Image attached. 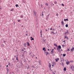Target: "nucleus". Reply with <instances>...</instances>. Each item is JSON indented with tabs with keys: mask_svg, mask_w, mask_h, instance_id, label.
Masks as SVG:
<instances>
[{
	"mask_svg": "<svg viewBox=\"0 0 74 74\" xmlns=\"http://www.w3.org/2000/svg\"><path fill=\"white\" fill-rule=\"evenodd\" d=\"M43 51L44 50V51H46V50L45 49V47H44L43 48Z\"/></svg>",
	"mask_w": 74,
	"mask_h": 74,
	"instance_id": "10",
	"label": "nucleus"
},
{
	"mask_svg": "<svg viewBox=\"0 0 74 74\" xmlns=\"http://www.w3.org/2000/svg\"><path fill=\"white\" fill-rule=\"evenodd\" d=\"M0 10H1V8H0Z\"/></svg>",
	"mask_w": 74,
	"mask_h": 74,
	"instance_id": "50",
	"label": "nucleus"
},
{
	"mask_svg": "<svg viewBox=\"0 0 74 74\" xmlns=\"http://www.w3.org/2000/svg\"><path fill=\"white\" fill-rule=\"evenodd\" d=\"M14 9L13 8L11 10V11H14Z\"/></svg>",
	"mask_w": 74,
	"mask_h": 74,
	"instance_id": "15",
	"label": "nucleus"
},
{
	"mask_svg": "<svg viewBox=\"0 0 74 74\" xmlns=\"http://www.w3.org/2000/svg\"><path fill=\"white\" fill-rule=\"evenodd\" d=\"M48 30H49V28H48Z\"/></svg>",
	"mask_w": 74,
	"mask_h": 74,
	"instance_id": "58",
	"label": "nucleus"
},
{
	"mask_svg": "<svg viewBox=\"0 0 74 74\" xmlns=\"http://www.w3.org/2000/svg\"><path fill=\"white\" fill-rule=\"evenodd\" d=\"M62 6H64V5L63 4H62Z\"/></svg>",
	"mask_w": 74,
	"mask_h": 74,
	"instance_id": "39",
	"label": "nucleus"
},
{
	"mask_svg": "<svg viewBox=\"0 0 74 74\" xmlns=\"http://www.w3.org/2000/svg\"><path fill=\"white\" fill-rule=\"evenodd\" d=\"M58 60H59V58H58L57 59H55V60L56 61V62H58Z\"/></svg>",
	"mask_w": 74,
	"mask_h": 74,
	"instance_id": "8",
	"label": "nucleus"
},
{
	"mask_svg": "<svg viewBox=\"0 0 74 74\" xmlns=\"http://www.w3.org/2000/svg\"><path fill=\"white\" fill-rule=\"evenodd\" d=\"M7 67H8V65H7Z\"/></svg>",
	"mask_w": 74,
	"mask_h": 74,
	"instance_id": "48",
	"label": "nucleus"
},
{
	"mask_svg": "<svg viewBox=\"0 0 74 74\" xmlns=\"http://www.w3.org/2000/svg\"><path fill=\"white\" fill-rule=\"evenodd\" d=\"M41 61L40 60L39 61V63L40 65H41Z\"/></svg>",
	"mask_w": 74,
	"mask_h": 74,
	"instance_id": "5",
	"label": "nucleus"
},
{
	"mask_svg": "<svg viewBox=\"0 0 74 74\" xmlns=\"http://www.w3.org/2000/svg\"><path fill=\"white\" fill-rule=\"evenodd\" d=\"M54 45H55V46H57V45L56 44Z\"/></svg>",
	"mask_w": 74,
	"mask_h": 74,
	"instance_id": "38",
	"label": "nucleus"
},
{
	"mask_svg": "<svg viewBox=\"0 0 74 74\" xmlns=\"http://www.w3.org/2000/svg\"><path fill=\"white\" fill-rule=\"evenodd\" d=\"M54 4H57V2L56 1H55L54 2Z\"/></svg>",
	"mask_w": 74,
	"mask_h": 74,
	"instance_id": "26",
	"label": "nucleus"
},
{
	"mask_svg": "<svg viewBox=\"0 0 74 74\" xmlns=\"http://www.w3.org/2000/svg\"><path fill=\"white\" fill-rule=\"evenodd\" d=\"M40 33H41V35H42V30H41V29H40Z\"/></svg>",
	"mask_w": 74,
	"mask_h": 74,
	"instance_id": "18",
	"label": "nucleus"
},
{
	"mask_svg": "<svg viewBox=\"0 0 74 74\" xmlns=\"http://www.w3.org/2000/svg\"><path fill=\"white\" fill-rule=\"evenodd\" d=\"M70 62H71V63H73V60L71 61H70Z\"/></svg>",
	"mask_w": 74,
	"mask_h": 74,
	"instance_id": "29",
	"label": "nucleus"
},
{
	"mask_svg": "<svg viewBox=\"0 0 74 74\" xmlns=\"http://www.w3.org/2000/svg\"><path fill=\"white\" fill-rule=\"evenodd\" d=\"M62 47H63V48H64V45H62Z\"/></svg>",
	"mask_w": 74,
	"mask_h": 74,
	"instance_id": "36",
	"label": "nucleus"
},
{
	"mask_svg": "<svg viewBox=\"0 0 74 74\" xmlns=\"http://www.w3.org/2000/svg\"><path fill=\"white\" fill-rule=\"evenodd\" d=\"M32 67H34V66H32Z\"/></svg>",
	"mask_w": 74,
	"mask_h": 74,
	"instance_id": "40",
	"label": "nucleus"
},
{
	"mask_svg": "<svg viewBox=\"0 0 74 74\" xmlns=\"http://www.w3.org/2000/svg\"><path fill=\"white\" fill-rule=\"evenodd\" d=\"M46 55L47 56L48 55V54L49 53L48 52H46Z\"/></svg>",
	"mask_w": 74,
	"mask_h": 74,
	"instance_id": "13",
	"label": "nucleus"
},
{
	"mask_svg": "<svg viewBox=\"0 0 74 74\" xmlns=\"http://www.w3.org/2000/svg\"><path fill=\"white\" fill-rule=\"evenodd\" d=\"M52 4L53 5H54V4H53V3H52Z\"/></svg>",
	"mask_w": 74,
	"mask_h": 74,
	"instance_id": "53",
	"label": "nucleus"
},
{
	"mask_svg": "<svg viewBox=\"0 0 74 74\" xmlns=\"http://www.w3.org/2000/svg\"><path fill=\"white\" fill-rule=\"evenodd\" d=\"M62 24V25H64V22H63V21H62L61 22Z\"/></svg>",
	"mask_w": 74,
	"mask_h": 74,
	"instance_id": "17",
	"label": "nucleus"
},
{
	"mask_svg": "<svg viewBox=\"0 0 74 74\" xmlns=\"http://www.w3.org/2000/svg\"><path fill=\"white\" fill-rule=\"evenodd\" d=\"M66 67H64V71H66Z\"/></svg>",
	"mask_w": 74,
	"mask_h": 74,
	"instance_id": "11",
	"label": "nucleus"
},
{
	"mask_svg": "<svg viewBox=\"0 0 74 74\" xmlns=\"http://www.w3.org/2000/svg\"><path fill=\"white\" fill-rule=\"evenodd\" d=\"M17 21L18 22H19L21 21V20H18Z\"/></svg>",
	"mask_w": 74,
	"mask_h": 74,
	"instance_id": "30",
	"label": "nucleus"
},
{
	"mask_svg": "<svg viewBox=\"0 0 74 74\" xmlns=\"http://www.w3.org/2000/svg\"><path fill=\"white\" fill-rule=\"evenodd\" d=\"M68 33H67V32H66L65 33V34H67Z\"/></svg>",
	"mask_w": 74,
	"mask_h": 74,
	"instance_id": "37",
	"label": "nucleus"
},
{
	"mask_svg": "<svg viewBox=\"0 0 74 74\" xmlns=\"http://www.w3.org/2000/svg\"><path fill=\"white\" fill-rule=\"evenodd\" d=\"M65 26L66 27H68V25L66 24L65 25Z\"/></svg>",
	"mask_w": 74,
	"mask_h": 74,
	"instance_id": "23",
	"label": "nucleus"
},
{
	"mask_svg": "<svg viewBox=\"0 0 74 74\" xmlns=\"http://www.w3.org/2000/svg\"><path fill=\"white\" fill-rule=\"evenodd\" d=\"M62 49V47H61V46L60 45H59L58 46V47L57 48V50L59 52L60 51V49Z\"/></svg>",
	"mask_w": 74,
	"mask_h": 74,
	"instance_id": "1",
	"label": "nucleus"
},
{
	"mask_svg": "<svg viewBox=\"0 0 74 74\" xmlns=\"http://www.w3.org/2000/svg\"><path fill=\"white\" fill-rule=\"evenodd\" d=\"M53 74H55V73H54L53 72Z\"/></svg>",
	"mask_w": 74,
	"mask_h": 74,
	"instance_id": "44",
	"label": "nucleus"
},
{
	"mask_svg": "<svg viewBox=\"0 0 74 74\" xmlns=\"http://www.w3.org/2000/svg\"><path fill=\"white\" fill-rule=\"evenodd\" d=\"M66 55V54H63V56H64H64H65Z\"/></svg>",
	"mask_w": 74,
	"mask_h": 74,
	"instance_id": "20",
	"label": "nucleus"
},
{
	"mask_svg": "<svg viewBox=\"0 0 74 74\" xmlns=\"http://www.w3.org/2000/svg\"><path fill=\"white\" fill-rule=\"evenodd\" d=\"M30 38H32L31 40H34V38H32V37H31Z\"/></svg>",
	"mask_w": 74,
	"mask_h": 74,
	"instance_id": "12",
	"label": "nucleus"
},
{
	"mask_svg": "<svg viewBox=\"0 0 74 74\" xmlns=\"http://www.w3.org/2000/svg\"><path fill=\"white\" fill-rule=\"evenodd\" d=\"M23 45H24V47H26V44L25 43H24L23 44Z\"/></svg>",
	"mask_w": 74,
	"mask_h": 74,
	"instance_id": "25",
	"label": "nucleus"
},
{
	"mask_svg": "<svg viewBox=\"0 0 74 74\" xmlns=\"http://www.w3.org/2000/svg\"><path fill=\"white\" fill-rule=\"evenodd\" d=\"M64 38H66L67 40H68V39H69V37L66 36H65Z\"/></svg>",
	"mask_w": 74,
	"mask_h": 74,
	"instance_id": "6",
	"label": "nucleus"
},
{
	"mask_svg": "<svg viewBox=\"0 0 74 74\" xmlns=\"http://www.w3.org/2000/svg\"><path fill=\"white\" fill-rule=\"evenodd\" d=\"M26 35L27 36V34H26Z\"/></svg>",
	"mask_w": 74,
	"mask_h": 74,
	"instance_id": "54",
	"label": "nucleus"
},
{
	"mask_svg": "<svg viewBox=\"0 0 74 74\" xmlns=\"http://www.w3.org/2000/svg\"><path fill=\"white\" fill-rule=\"evenodd\" d=\"M27 74H29V73H27Z\"/></svg>",
	"mask_w": 74,
	"mask_h": 74,
	"instance_id": "63",
	"label": "nucleus"
},
{
	"mask_svg": "<svg viewBox=\"0 0 74 74\" xmlns=\"http://www.w3.org/2000/svg\"><path fill=\"white\" fill-rule=\"evenodd\" d=\"M48 51H49V49H47Z\"/></svg>",
	"mask_w": 74,
	"mask_h": 74,
	"instance_id": "49",
	"label": "nucleus"
},
{
	"mask_svg": "<svg viewBox=\"0 0 74 74\" xmlns=\"http://www.w3.org/2000/svg\"><path fill=\"white\" fill-rule=\"evenodd\" d=\"M23 49H24V50H25L26 49H25V48H24Z\"/></svg>",
	"mask_w": 74,
	"mask_h": 74,
	"instance_id": "42",
	"label": "nucleus"
},
{
	"mask_svg": "<svg viewBox=\"0 0 74 74\" xmlns=\"http://www.w3.org/2000/svg\"><path fill=\"white\" fill-rule=\"evenodd\" d=\"M27 69H30V66H28L27 67Z\"/></svg>",
	"mask_w": 74,
	"mask_h": 74,
	"instance_id": "27",
	"label": "nucleus"
},
{
	"mask_svg": "<svg viewBox=\"0 0 74 74\" xmlns=\"http://www.w3.org/2000/svg\"><path fill=\"white\" fill-rule=\"evenodd\" d=\"M51 54H52V53H51Z\"/></svg>",
	"mask_w": 74,
	"mask_h": 74,
	"instance_id": "62",
	"label": "nucleus"
},
{
	"mask_svg": "<svg viewBox=\"0 0 74 74\" xmlns=\"http://www.w3.org/2000/svg\"><path fill=\"white\" fill-rule=\"evenodd\" d=\"M56 15H58V13L56 14Z\"/></svg>",
	"mask_w": 74,
	"mask_h": 74,
	"instance_id": "56",
	"label": "nucleus"
},
{
	"mask_svg": "<svg viewBox=\"0 0 74 74\" xmlns=\"http://www.w3.org/2000/svg\"><path fill=\"white\" fill-rule=\"evenodd\" d=\"M49 67L51 68V64H49Z\"/></svg>",
	"mask_w": 74,
	"mask_h": 74,
	"instance_id": "21",
	"label": "nucleus"
},
{
	"mask_svg": "<svg viewBox=\"0 0 74 74\" xmlns=\"http://www.w3.org/2000/svg\"><path fill=\"white\" fill-rule=\"evenodd\" d=\"M53 30H54V28H53Z\"/></svg>",
	"mask_w": 74,
	"mask_h": 74,
	"instance_id": "55",
	"label": "nucleus"
},
{
	"mask_svg": "<svg viewBox=\"0 0 74 74\" xmlns=\"http://www.w3.org/2000/svg\"><path fill=\"white\" fill-rule=\"evenodd\" d=\"M16 7H19V6L18 5V4L16 5Z\"/></svg>",
	"mask_w": 74,
	"mask_h": 74,
	"instance_id": "24",
	"label": "nucleus"
},
{
	"mask_svg": "<svg viewBox=\"0 0 74 74\" xmlns=\"http://www.w3.org/2000/svg\"><path fill=\"white\" fill-rule=\"evenodd\" d=\"M46 40H44V42H45Z\"/></svg>",
	"mask_w": 74,
	"mask_h": 74,
	"instance_id": "43",
	"label": "nucleus"
},
{
	"mask_svg": "<svg viewBox=\"0 0 74 74\" xmlns=\"http://www.w3.org/2000/svg\"><path fill=\"white\" fill-rule=\"evenodd\" d=\"M15 56H14V57H15Z\"/></svg>",
	"mask_w": 74,
	"mask_h": 74,
	"instance_id": "64",
	"label": "nucleus"
},
{
	"mask_svg": "<svg viewBox=\"0 0 74 74\" xmlns=\"http://www.w3.org/2000/svg\"><path fill=\"white\" fill-rule=\"evenodd\" d=\"M52 33H53V34H55V33H54V32H52V31L51 32V34H52Z\"/></svg>",
	"mask_w": 74,
	"mask_h": 74,
	"instance_id": "14",
	"label": "nucleus"
},
{
	"mask_svg": "<svg viewBox=\"0 0 74 74\" xmlns=\"http://www.w3.org/2000/svg\"><path fill=\"white\" fill-rule=\"evenodd\" d=\"M63 10H61L60 11V12H63Z\"/></svg>",
	"mask_w": 74,
	"mask_h": 74,
	"instance_id": "31",
	"label": "nucleus"
},
{
	"mask_svg": "<svg viewBox=\"0 0 74 74\" xmlns=\"http://www.w3.org/2000/svg\"><path fill=\"white\" fill-rule=\"evenodd\" d=\"M54 49H56V48L54 47Z\"/></svg>",
	"mask_w": 74,
	"mask_h": 74,
	"instance_id": "52",
	"label": "nucleus"
},
{
	"mask_svg": "<svg viewBox=\"0 0 74 74\" xmlns=\"http://www.w3.org/2000/svg\"><path fill=\"white\" fill-rule=\"evenodd\" d=\"M27 43L28 46H30V44H29V43L28 42H27Z\"/></svg>",
	"mask_w": 74,
	"mask_h": 74,
	"instance_id": "16",
	"label": "nucleus"
},
{
	"mask_svg": "<svg viewBox=\"0 0 74 74\" xmlns=\"http://www.w3.org/2000/svg\"><path fill=\"white\" fill-rule=\"evenodd\" d=\"M46 31H48V30H47V29H46Z\"/></svg>",
	"mask_w": 74,
	"mask_h": 74,
	"instance_id": "46",
	"label": "nucleus"
},
{
	"mask_svg": "<svg viewBox=\"0 0 74 74\" xmlns=\"http://www.w3.org/2000/svg\"><path fill=\"white\" fill-rule=\"evenodd\" d=\"M49 15H47V17L48 18H49Z\"/></svg>",
	"mask_w": 74,
	"mask_h": 74,
	"instance_id": "34",
	"label": "nucleus"
},
{
	"mask_svg": "<svg viewBox=\"0 0 74 74\" xmlns=\"http://www.w3.org/2000/svg\"><path fill=\"white\" fill-rule=\"evenodd\" d=\"M71 69L72 71H74V66H71Z\"/></svg>",
	"mask_w": 74,
	"mask_h": 74,
	"instance_id": "2",
	"label": "nucleus"
},
{
	"mask_svg": "<svg viewBox=\"0 0 74 74\" xmlns=\"http://www.w3.org/2000/svg\"><path fill=\"white\" fill-rule=\"evenodd\" d=\"M68 2H70V1H69Z\"/></svg>",
	"mask_w": 74,
	"mask_h": 74,
	"instance_id": "59",
	"label": "nucleus"
},
{
	"mask_svg": "<svg viewBox=\"0 0 74 74\" xmlns=\"http://www.w3.org/2000/svg\"><path fill=\"white\" fill-rule=\"evenodd\" d=\"M67 33H68V32H69V31H67Z\"/></svg>",
	"mask_w": 74,
	"mask_h": 74,
	"instance_id": "45",
	"label": "nucleus"
},
{
	"mask_svg": "<svg viewBox=\"0 0 74 74\" xmlns=\"http://www.w3.org/2000/svg\"><path fill=\"white\" fill-rule=\"evenodd\" d=\"M22 51H23V50H22Z\"/></svg>",
	"mask_w": 74,
	"mask_h": 74,
	"instance_id": "61",
	"label": "nucleus"
},
{
	"mask_svg": "<svg viewBox=\"0 0 74 74\" xmlns=\"http://www.w3.org/2000/svg\"><path fill=\"white\" fill-rule=\"evenodd\" d=\"M42 16H44V14H43V12H42Z\"/></svg>",
	"mask_w": 74,
	"mask_h": 74,
	"instance_id": "35",
	"label": "nucleus"
},
{
	"mask_svg": "<svg viewBox=\"0 0 74 74\" xmlns=\"http://www.w3.org/2000/svg\"><path fill=\"white\" fill-rule=\"evenodd\" d=\"M66 64L67 65H68L70 64V61H67L66 62Z\"/></svg>",
	"mask_w": 74,
	"mask_h": 74,
	"instance_id": "3",
	"label": "nucleus"
},
{
	"mask_svg": "<svg viewBox=\"0 0 74 74\" xmlns=\"http://www.w3.org/2000/svg\"><path fill=\"white\" fill-rule=\"evenodd\" d=\"M64 21H69V20L67 18L66 19H64Z\"/></svg>",
	"mask_w": 74,
	"mask_h": 74,
	"instance_id": "7",
	"label": "nucleus"
},
{
	"mask_svg": "<svg viewBox=\"0 0 74 74\" xmlns=\"http://www.w3.org/2000/svg\"><path fill=\"white\" fill-rule=\"evenodd\" d=\"M67 51H70V49H69V48H68L67 49Z\"/></svg>",
	"mask_w": 74,
	"mask_h": 74,
	"instance_id": "22",
	"label": "nucleus"
},
{
	"mask_svg": "<svg viewBox=\"0 0 74 74\" xmlns=\"http://www.w3.org/2000/svg\"><path fill=\"white\" fill-rule=\"evenodd\" d=\"M36 58L37 59V57H36Z\"/></svg>",
	"mask_w": 74,
	"mask_h": 74,
	"instance_id": "60",
	"label": "nucleus"
},
{
	"mask_svg": "<svg viewBox=\"0 0 74 74\" xmlns=\"http://www.w3.org/2000/svg\"><path fill=\"white\" fill-rule=\"evenodd\" d=\"M65 41H66V40H64V41H62V42H64V43H65Z\"/></svg>",
	"mask_w": 74,
	"mask_h": 74,
	"instance_id": "33",
	"label": "nucleus"
},
{
	"mask_svg": "<svg viewBox=\"0 0 74 74\" xmlns=\"http://www.w3.org/2000/svg\"><path fill=\"white\" fill-rule=\"evenodd\" d=\"M16 60H19V59H18V57H16Z\"/></svg>",
	"mask_w": 74,
	"mask_h": 74,
	"instance_id": "9",
	"label": "nucleus"
},
{
	"mask_svg": "<svg viewBox=\"0 0 74 74\" xmlns=\"http://www.w3.org/2000/svg\"><path fill=\"white\" fill-rule=\"evenodd\" d=\"M50 30H52V28H50Z\"/></svg>",
	"mask_w": 74,
	"mask_h": 74,
	"instance_id": "32",
	"label": "nucleus"
},
{
	"mask_svg": "<svg viewBox=\"0 0 74 74\" xmlns=\"http://www.w3.org/2000/svg\"><path fill=\"white\" fill-rule=\"evenodd\" d=\"M53 50H54L53 49L52 50V51H53Z\"/></svg>",
	"mask_w": 74,
	"mask_h": 74,
	"instance_id": "47",
	"label": "nucleus"
},
{
	"mask_svg": "<svg viewBox=\"0 0 74 74\" xmlns=\"http://www.w3.org/2000/svg\"><path fill=\"white\" fill-rule=\"evenodd\" d=\"M21 18H23V16L21 15Z\"/></svg>",
	"mask_w": 74,
	"mask_h": 74,
	"instance_id": "19",
	"label": "nucleus"
},
{
	"mask_svg": "<svg viewBox=\"0 0 74 74\" xmlns=\"http://www.w3.org/2000/svg\"><path fill=\"white\" fill-rule=\"evenodd\" d=\"M51 52H52V53L53 52V51H51Z\"/></svg>",
	"mask_w": 74,
	"mask_h": 74,
	"instance_id": "41",
	"label": "nucleus"
},
{
	"mask_svg": "<svg viewBox=\"0 0 74 74\" xmlns=\"http://www.w3.org/2000/svg\"><path fill=\"white\" fill-rule=\"evenodd\" d=\"M52 66L53 67V65Z\"/></svg>",
	"mask_w": 74,
	"mask_h": 74,
	"instance_id": "57",
	"label": "nucleus"
},
{
	"mask_svg": "<svg viewBox=\"0 0 74 74\" xmlns=\"http://www.w3.org/2000/svg\"><path fill=\"white\" fill-rule=\"evenodd\" d=\"M45 5H47V6H48V4L47 3H45Z\"/></svg>",
	"mask_w": 74,
	"mask_h": 74,
	"instance_id": "28",
	"label": "nucleus"
},
{
	"mask_svg": "<svg viewBox=\"0 0 74 74\" xmlns=\"http://www.w3.org/2000/svg\"><path fill=\"white\" fill-rule=\"evenodd\" d=\"M74 47H73L71 49V51H72V52H73V51H74Z\"/></svg>",
	"mask_w": 74,
	"mask_h": 74,
	"instance_id": "4",
	"label": "nucleus"
},
{
	"mask_svg": "<svg viewBox=\"0 0 74 74\" xmlns=\"http://www.w3.org/2000/svg\"><path fill=\"white\" fill-rule=\"evenodd\" d=\"M4 42H5V41H4Z\"/></svg>",
	"mask_w": 74,
	"mask_h": 74,
	"instance_id": "51",
	"label": "nucleus"
}]
</instances>
